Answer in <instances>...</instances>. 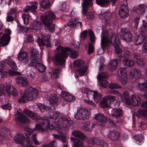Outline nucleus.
Instances as JSON below:
<instances>
[{"label":"nucleus","instance_id":"f257e3e1","mask_svg":"<svg viewBox=\"0 0 147 147\" xmlns=\"http://www.w3.org/2000/svg\"><path fill=\"white\" fill-rule=\"evenodd\" d=\"M23 113L32 119L38 120L39 123V124L36 125L34 129H28L25 133L27 143L28 145L32 143V141L29 138V136L33 132L34 130L43 132L56 129L58 134H61L69 129L70 126V124L72 122L69 116H64L59 118L57 122H53L51 125L48 119L40 118L36 114L28 109H24Z\"/></svg>","mask_w":147,"mask_h":147},{"label":"nucleus","instance_id":"f03ea898","mask_svg":"<svg viewBox=\"0 0 147 147\" xmlns=\"http://www.w3.org/2000/svg\"><path fill=\"white\" fill-rule=\"evenodd\" d=\"M101 37V45L103 51L110 44L112 43L115 46L116 53H120L122 52V51L119 47V42L118 36L116 34L113 33L111 30L103 31Z\"/></svg>","mask_w":147,"mask_h":147},{"label":"nucleus","instance_id":"7ed1b4c3","mask_svg":"<svg viewBox=\"0 0 147 147\" xmlns=\"http://www.w3.org/2000/svg\"><path fill=\"white\" fill-rule=\"evenodd\" d=\"M59 53L54 57L53 59L57 65H61L64 63L65 59L67 58L69 54H71L70 57L72 59L76 58L78 54L77 51L72 50L68 48H64L63 47L58 48Z\"/></svg>","mask_w":147,"mask_h":147},{"label":"nucleus","instance_id":"20e7f679","mask_svg":"<svg viewBox=\"0 0 147 147\" xmlns=\"http://www.w3.org/2000/svg\"><path fill=\"white\" fill-rule=\"evenodd\" d=\"M31 61L29 64L30 66H33L37 70L41 73L43 72L46 67L41 63L38 62L39 60V54L37 50L33 48L30 49Z\"/></svg>","mask_w":147,"mask_h":147},{"label":"nucleus","instance_id":"39448f33","mask_svg":"<svg viewBox=\"0 0 147 147\" xmlns=\"http://www.w3.org/2000/svg\"><path fill=\"white\" fill-rule=\"evenodd\" d=\"M56 19L57 17L54 12L50 11L45 12L41 17L42 22L45 26L51 32H53L55 31V27L52 24L53 20Z\"/></svg>","mask_w":147,"mask_h":147},{"label":"nucleus","instance_id":"423d86ee","mask_svg":"<svg viewBox=\"0 0 147 147\" xmlns=\"http://www.w3.org/2000/svg\"><path fill=\"white\" fill-rule=\"evenodd\" d=\"M9 96L11 95L16 96L18 92L15 88L11 85L8 84L5 86L3 84H0V96L5 95L6 94Z\"/></svg>","mask_w":147,"mask_h":147},{"label":"nucleus","instance_id":"0eeeda50","mask_svg":"<svg viewBox=\"0 0 147 147\" xmlns=\"http://www.w3.org/2000/svg\"><path fill=\"white\" fill-rule=\"evenodd\" d=\"M11 31L9 29H6L5 33L3 34L2 32H0V45L5 46L8 44L10 39V35Z\"/></svg>","mask_w":147,"mask_h":147},{"label":"nucleus","instance_id":"6e6552de","mask_svg":"<svg viewBox=\"0 0 147 147\" xmlns=\"http://www.w3.org/2000/svg\"><path fill=\"white\" fill-rule=\"evenodd\" d=\"M90 114V111L87 109L81 108L78 110L75 117L77 119L83 120L88 119L89 118Z\"/></svg>","mask_w":147,"mask_h":147},{"label":"nucleus","instance_id":"1a4fd4ad","mask_svg":"<svg viewBox=\"0 0 147 147\" xmlns=\"http://www.w3.org/2000/svg\"><path fill=\"white\" fill-rule=\"evenodd\" d=\"M121 38L127 42H131L132 40V34L127 29H121L119 32Z\"/></svg>","mask_w":147,"mask_h":147},{"label":"nucleus","instance_id":"9d476101","mask_svg":"<svg viewBox=\"0 0 147 147\" xmlns=\"http://www.w3.org/2000/svg\"><path fill=\"white\" fill-rule=\"evenodd\" d=\"M84 61L82 60H77L74 62L73 63L75 67L80 68L76 71V73H78L80 76H83L87 70V67H82V65L84 63Z\"/></svg>","mask_w":147,"mask_h":147},{"label":"nucleus","instance_id":"9b49d317","mask_svg":"<svg viewBox=\"0 0 147 147\" xmlns=\"http://www.w3.org/2000/svg\"><path fill=\"white\" fill-rule=\"evenodd\" d=\"M18 59L21 63L26 64L29 60L28 53L25 51H20L18 54Z\"/></svg>","mask_w":147,"mask_h":147},{"label":"nucleus","instance_id":"f8f14e48","mask_svg":"<svg viewBox=\"0 0 147 147\" xmlns=\"http://www.w3.org/2000/svg\"><path fill=\"white\" fill-rule=\"evenodd\" d=\"M87 140L88 142L92 144L100 145L103 147H108L107 144L103 140H100L98 138L88 137L87 138Z\"/></svg>","mask_w":147,"mask_h":147},{"label":"nucleus","instance_id":"ddd939ff","mask_svg":"<svg viewBox=\"0 0 147 147\" xmlns=\"http://www.w3.org/2000/svg\"><path fill=\"white\" fill-rule=\"evenodd\" d=\"M94 119L98 121L97 125L98 126H102L106 122L107 119V117L103 114L98 113L95 115Z\"/></svg>","mask_w":147,"mask_h":147},{"label":"nucleus","instance_id":"4468645a","mask_svg":"<svg viewBox=\"0 0 147 147\" xmlns=\"http://www.w3.org/2000/svg\"><path fill=\"white\" fill-rule=\"evenodd\" d=\"M111 93L113 94L120 96L122 99L123 101H125L127 104H130V102H129L130 100L129 99V96L128 92L126 91L123 92L122 97L121 93L117 91L113 90Z\"/></svg>","mask_w":147,"mask_h":147},{"label":"nucleus","instance_id":"2eb2a0df","mask_svg":"<svg viewBox=\"0 0 147 147\" xmlns=\"http://www.w3.org/2000/svg\"><path fill=\"white\" fill-rule=\"evenodd\" d=\"M26 93L31 100L36 98L38 96L37 90L35 88L30 87L26 90Z\"/></svg>","mask_w":147,"mask_h":147},{"label":"nucleus","instance_id":"dca6fc26","mask_svg":"<svg viewBox=\"0 0 147 147\" xmlns=\"http://www.w3.org/2000/svg\"><path fill=\"white\" fill-rule=\"evenodd\" d=\"M129 10L126 5L122 4L119 10V14L121 19H124L129 15Z\"/></svg>","mask_w":147,"mask_h":147},{"label":"nucleus","instance_id":"f3484780","mask_svg":"<svg viewBox=\"0 0 147 147\" xmlns=\"http://www.w3.org/2000/svg\"><path fill=\"white\" fill-rule=\"evenodd\" d=\"M16 121L17 123H26L29 122L28 118L22 113L18 112L16 115Z\"/></svg>","mask_w":147,"mask_h":147},{"label":"nucleus","instance_id":"a211bd4d","mask_svg":"<svg viewBox=\"0 0 147 147\" xmlns=\"http://www.w3.org/2000/svg\"><path fill=\"white\" fill-rule=\"evenodd\" d=\"M47 36L48 37L47 39L43 36H42V39L38 37V38L36 42H37L39 46L45 45L47 47H51V44L49 38V35H48Z\"/></svg>","mask_w":147,"mask_h":147},{"label":"nucleus","instance_id":"6ab92c4d","mask_svg":"<svg viewBox=\"0 0 147 147\" xmlns=\"http://www.w3.org/2000/svg\"><path fill=\"white\" fill-rule=\"evenodd\" d=\"M16 84L23 87H27L29 85V81L28 79L25 77L19 76L15 79Z\"/></svg>","mask_w":147,"mask_h":147},{"label":"nucleus","instance_id":"aec40b11","mask_svg":"<svg viewBox=\"0 0 147 147\" xmlns=\"http://www.w3.org/2000/svg\"><path fill=\"white\" fill-rule=\"evenodd\" d=\"M129 76L136 79L142 76L141 71L136 68L132 69L129 72Z\"/></svg>","mask_w":147,"mask_h":147},{"label":"nucleus","instance_id":"412c9836","mask_svg":"<svg viewBox=\"0 0 147 147\" xmlns=\"http://www.w3.org/2000/svg\"><path fill=\"white\" fill-rule=\"evenodd\" d=\"M83 2L82 4V13L83 15L85 16L87 12L86 8L88 7H91L93 5L92 1V0H83Z\"/></svg>","mask_w":147,"mask_h":147},{"label":"nucleus","instance_id":"4be33fe9","mask_svg":"<svg viewBox=\"0 0 147 147\" xmlns=\"http://www.w3.org/2000/svg\"><path fill=\"white\" fill-rule=\"evenodd\" d=\"M78 20V18L75 17L73 18L69 22L66 24V26L69 27L74 28L76 26L78 28H82V23L80 22H78L75 23Z\"/></svg>","mask_w":147,"mask_h":147},{"label":"nucleus","instance_id":"5701e85b","mask_svg":"<svg viewBox=\"0 0 147 147\" xmlns=\"http://www.w3.org/2000/svg\"><path fill=\"white\" fill-rule=\"evenodd\" d=\"M61 95L65 100L67 102L73 101L75 100L74 96L65 91H62Z\"/></svg>","mask_w":147,"mask_h":147},{"label":"nucleus","instance_id":"b1692460","mask_svg":"<svg viewBox=\"0 0 147 147\" xmlns=\"http://www.w3.org/2000/svg\"><path fill=\"white\" fill-rule=\"evenodd\" d=\"M146 8V6L144 4L139 5L138 6L134 7L133 10L137 13L143 14Z\"/></svg>","mask_w":147,"mask_h":147},{"label":"nucleus","instance_id":"393cba45","mask_svg":"<svg viewBox=\"0 0 147 147\" xmlns=\"http://www.w3.org/2000/svg\"><path fill=\"white\" fill-rule=\"evenodd\" d=\"M131 100H130V104H127L128 105H132L134 106H139L140 103L141 101L140 98L137 96L133 95L131 96Z\"/></svg>","mask_w":147,"mask_h":147},{"label":"nucleus","instance_id":"a878e982","mask_svg":"<svg viewBox=\"0 0 147 147\" xmlns=\"http://www.w3.org/2000/svg\"><path fill=\"white\" fill-rule=\"evenodd\" d=\"M31 6H26L25 9H24V12H27L30 11L33 13H35L36 9H37L38 4L36 2L32 3Z\"/></svg>","mask_w":147,"mask_h":147},{"label":"nucleus","instance_id":"bb28decb","mask_svg":"<svg viewBox=\"0 0 147 147\" xmlns=\"http://www.w3.org/2000/svg\"><path fill=\"white\" fill-rule=\"evenodd\" d=\"M25 139L24 135L20 133L16 134L14 137V141L17 144H22L24 142Z\"/></svg>","mask_w":147,"mask_h":147},{"label":"nucleus","instance_id":"cd10ccee","mask_svg":"<svg viewBox=\"0 0 147 147\" xmlns=\"http://www.w3.org/2000/svg\"><path fill=\"white\" fill-rule=\"evenodd\" d=\"M5 62L9 67L13 70H17V67L16 63L13 61L10 57L5 59Z\"/></svg>","mask_w":147,"mask_h":147},{"label":"nucleus","instance_id":"c85d7f7f","mask_svg":"<svg viewBox=\"0 0 147 147\" xmlns=\"http://www.w3.org/2000/svg\"><path fill=\"white\" fill-rule=\"evenodd\" d=\"M5 62L3 60L0 61V75L2 78H4L7 76V71H4Z\"/></svg>","mask_w":147,"mask_h":147},{"label":"nucleus","instance_id":"c756f323","mask_svg":"<svg viewBox=\"0 0 147 147\" xmlns=\"http://www.w3.org/2000/svg\"><path fill=\"white\" fill-rule=\"evenodd\" d=\"M146 34H140L139 35H138L135 38V44L136 45H140L144 42L145 39Z\"/></svg>","mask_w":147,"mask_h":147},{"label":"nucleus","instance_id":"7c9ffc66","mask_svg":"<svg viewBox=\"0 0 147 147\" xmlns=\"http://www.w3.org/2000/svg\"><path fill=\"white\" fill-rule=\"evenodd\" d=\"M117 64L118 61L117 59L112 60L109 63V69L112 71H115L117 68Z\"/></svg>","mask_w":147,"mask_h":147},{"label":"nucleus","instance_id":"2f4dec72","mask_svg":"<svg viewBox=\"0 0 147 147\" xmlns=\"http://www.w3.org/2000/svg\"><path fill=\"white\" fill-rule=\"evenodd\" d=\"M119 137V133L117 132L111 131L107 135V138H109L111 140L115 141L117 140Z\"/></svg>","mask_w":147,"mask_h":147},{"label":"nucleus","instance_id":"473e14b6","mask_svg":"<svg viewBox=\"0 0 147 147\" xmlns=\"http://www.w3.org/2000/svg\"><path fill=\"white\" fill-rule=\"evenodd\" d=\"M123 111L119 108H115L112 109L111 112V115L115 117H119L122 115Z\"/></svg>","mask_w":147,"mask_h":147},{"label":"nucleus","instance_id":"72a5a7b5","mask_svg":"<svg viewBox=\"0 0 147 147\" xmlns=\"http://www.w3.org/2000/svg\"><path fill=\"white\" fill-rule=\"evenodd\" d=\"M82 125L84 130L89 131H91L94 126V124L93 123L90 125V122L89 121L84 122L82 124Z\"/></svg>","mask_w":147,"mask_h":147},{"label":"nucleus","instance_id":"f704fd0d","mask_svg":"<svg viewBox=\"0 0 147 147\" xmlns=\"http://www.w3.org/2000/svg\"><path fill=\"white\" fill-rule=\"evenodd\" d=\"M71 142L73 144L74 147H82L83 143L82 141L79 140L71 137Z\"/></svg>","mask_w":147,"mask_h":147},{"label":"nucleus","instance_id":"c9c22d12","mask_svg":"<svg viewBox=\"0 0 147 147\" xmlns=\"http://www.w3.org/2000/svg\"><path fill=\"white\" fill-rule=\"evenodd\" d=\"M30 26L31 28L35 30L40 29L42 26L41 23L36 20H35L32 23L30 24Z\"/></svg>","mask_w":147,"mask_h":147},{"label":"nucleus","instance_id":"e433bc0d","mask_svg":"<svg viewBox=\"0 0 147 147\" xmlns=\"http://www.w3.org/2000/svg\"><path fill=\"white\" fill-rule=\"evenodd\" d=\"M58 100V98L55 94L51 96L49 99V102L51 105L53 106L57 105Z\"/></svg>","mask_w":147,"mask_h":147},{"label":"nucleus","instance_id":"4c0bfd02","mask_svg":"<svg viewBox=\"0 0 147 147\" xmlns=\"http://www.w3.org/2000/svg\"><path fill=\"white\" fill-rule=\"evenodd\" d=\"M142 25L141 26L139 30L140 32V34H146L145 33L147 32V23L144 20L142 21Z\"/></svg>","mask_w":147,"mask_h":147},{"label":"nucleus","instance_id":"58836bf2","mask_svg":"<svg viewBox=\"0 0 147 147\" xmlns=\"http://www.w3.org/2000/svg\"><path fill=\"white\" fill-rule=\"evenodd\" d=\"M72 134L75 137L80 138L81 139L84 140L86 138L85 136L83 133L78 131L74 130L73 131Z\"/></svg>","mask_w":147,"mask_h":147},{"label":"nucleus","instance_id":"ea45409f","mask_svg":"<svg viewBox=\"0 0 147 147\" xmlns=\"http://www.w3.org/2000/svg\"><path fill=\"white\" fill-rule=\"evenodd\" d=\"M94 100L96 103H98L102 97V95L97 91H95L94 94L93 96Z\"/></svg>","mask_w":147,"mask_h":147},{"label":"nucleus","instance_id":"a19ab883","mask_svg":"<svg viewBox=\"0 0 147 147\" xmlns=\"http://www.w3.org/2000/svg\"><path fill=\"white\" fill-rule=\"evenodd\" d=\"M82 92L87 94L86 96L88 98H90L92 96H93L95 92V91L90 90L87 88H84L82 89Z\"/></svg>","mask_w":147,"mask_h":147},{"label":"nucleus","instance_id":"79ce46f5","mask_svg":"<svg viewBox=\"0 0 147 147\" xmlns=\"http://www.w3.org/2000/svg\"><path fill=\"white\" fill-rule=\"evenodd\" d=\"M123 63V65L127 67H131L134 65V61L129 59H124Z\"/></svg>","mask_w":147,"mask_h":147},{"label":"nucleus","instance_id":"37998d69","mask_svg":"<svg viewBox=\"0 0 147 147\" xmlns=\"http://www.w3.org/2000/svg\"><path fill=\"white\" fill-rule=\"evenodd\" d=\"M39 109L41 112H44L45 111H50L51 109V107L48 106H46L41 103H38L37 105H35Z\"/></svg>","mask_w":147,"mask_h":147},{"label":"nucleus","instance_id":"c03bdc74","mask_svg":"<svg viewBox=\"0 0 147 147\" xmlns=\"http://www.w3.org/2000/svg\"><path fill=\"white\" fill-rule=\"evenodd\" d=\"M29 100H31L28 96L26 92L24 93L22 97L19 99L18 102L20 103H25Z\"/></svg>","mask_w":147,"mask_h":147},{"label":"nucleus","instance_id":"a18cd8bd","mask_svg":"<svg viewBox=\"0 0 147 147\" xmlns=\"http://www.w3.org/2000/svg\"><path fill=\"white\" fill-rule=\"evenodd\" d=\"M110 105V102L107 100L106 97H104L100 102V106L103 108L108 107Z\"/></svg>","mask_w":147,"mask_h":147},{"label":"nucleus","instance_id":"49530a36","mask_svg":"<svg viewBox=\"0 0 147 147\" xmlns=\"http://www.w3.org/2000/svg\"><path fill=\"white\" fill-rule=\"evenodd\" d=\"M119 73L118 74V78L128 76L127 71L125 68H120Z\"/></svg>","mask_w":147,"mask_h":147},{"label":"nucleus","instance_id":"de8ad7c7","mask_svg":"<svg viewBox=\"0 0 147 147\" xmlns=\"http://www.w3.org/2000/svg\"><path fill=\"white\" fill-rule=\"evenodd\" d=\"M60 116L59 113L57 111H51L50 115L48 117L49 118L52 119H57Z\"/></svg>","mask_w":147,"mask_h":147},{"label":"nucleus","instance_id":"09e8293b","mask_svg":"<svg viewBox=\"0 0 147 147\" xmlns=\"http://www.w3.org/2000/svg\"><path fill=\"white\" fill-rule=\"evenodd\" d=\"M3 61L5 62V61ZM5 68V67H4V68ZM13 70L12 69V70H11L10 69L9 70L8 73L7 71V76L6 77H5L4 78L7 77L8 76V74L10 76H13V75H20V72H18V71H15V70ZM4 71H6L5 70V68L4 69Z\"/></svg>","mask_w":147,"mask_h":147},{"label":"nucleus","instance_id":"8fccbe9b","mask_svg":"<svg viewBox=\"0 0 147 147\" xmlns=\"http://www.w3.org/2000/svg\"><path fill=\"white\" fill-rule=\"evenodd\" d=\"M108 77V74L105 73H99L97 76V78L98 81L104 80L106 79Z\"/></svg>","mask_w":147,"mask_h":147},{"label":"nucleus","instance_id":"3c124183","mask_svg":"<svg viewBox=\"0 0 147 147\" xmlns=\"http://www.w3.org/2000/svg\"><path fill=\"white\" fill-rule=\"evenodd\" d=\"M138 87L141 90H147V82L139 83Z\"/></svg>","mask_w":147,"mask_h":147},{"label":"nucleus","instance_id":"603ef678","mask_svg":"<svg viewBox=\"0 0 147 147\" xmlns=\"http://www.w3.org/2000/svg\"><path fill=\"white\" fill-rule=\"evenodd\" d=\"M23 19L24 24L27 25L29 23V19L30 17L28 14H24L22 16Z\"/></svg>","mask_w":147,"mask_h":147},{"label":"nucleus","instance_id":"864d4df0","mask_svg":"<svg viewBox=\"0 0 147 147\" xmlns=\"http://www.w3.org/2000/svg\"><path fill=\"white\" fill-rule=\"evenodd\" d=\"M134 138L135 140L138 144H140L141 143V141L143 138V137L142 134L136 135L134 137Z\"/></svg>","mask_w":147,"mask_h":147},{"label":"nucleus","instance_id":"5fc2aeb1","mask_svg":"<svg viewBox=\"0 0 147 147\" xmlns=\"http://www.w3.org/2000/svg\"><path fill=\"white\" fill-rule=\"evenodd\" d=\"M119 81L123 85H125L128 82V76L118 78Z\"/></svg>","mask_w":147,"mask_h":147},{"label":"nucleus","instance_id":"6e6d98bb","mask_svg":"<svg viewBox=\"0 0 147 147\" xmlns=\"http://www.w3.org/2000/svg\"><path fill=\"white\" fill-rule=\"evenodd\" d=\"M41 6L43 8H47L50 7V2L48 0H43L40 3Z\"/></svg>","mask_w":147,"mask_h":147},{"label":"nucleus","instance_id":"4d7b16f0","mask_svg":"<svg viewBox=\"0 0 147 147\" xmlns=\"http://www.w3.org/2000/svg\"><path fill=\"white\" fill-rule=\"evenodd\" d=\"M138 116H144L147 115V111L145 109H139L138 111Z\"/></svg>","mask_w":147,"mask_h":147},{"label":"nucleus","instance_id":"13d9d810","mask_svg":"<svg viewBox=\"0 0 147 147\" xmlns=\"http://www.w3.org/2000/svg\"><path fill=\"white\" fill-rule=\"evenodd\" d=\"M108 14V12H106L104 13H102L99 15V17L102 19H104L105 20H109L108 18V17L109 16V15H107Z\"/></svg>","mask_w":147,"mask_h":147},{"label":"nucleus","instance_id":"bf43d9fd","mask_svg":"<svg viewBox=\"0 0 147 147\" xmlns=\"http://www.w3.org/2000/svg\"><path fill=\"white\" fill-rule=\"evenodd\" d=\"M109 87L112 89H118L121 88V86L118 84L111 83L110 84Z\"/></svg>","mask_w":147,"mask_h":147},{"label":"nucleus","instance_id":"052dcab7","mask_svg":"<svg viewBox=\"0 0 147 147\" xmlns=\"http://www.w3.org/2000/svg\"><path fill=\"white\" fill-rule=\"evenodd\" d=\"M61 72V70L59 69H55L53 72V76L54 78H57L58 77V75Z\"/></svg>","mask_w":147,"mask_h":147},{"label":"nucleus","instance_id":"680f3d73","mask_svg":"<svg viewBox=\"0 0 147 147\" xmlns=\"http://www.w3.org/2000/svg\"><path fill=\"white\" fill-rule=\"evenodd\" d=\"M32 139L35 145H39L40 144V142L37 140L36 134H34L32 135Z\"/></svg>","mask_w":147,"mask_h":147},{"label":"nucleus","instance_id":"e2e57ef3","mask_svg":"<svg viewBox=\"0 0 147 147\" xmlns=\"http://www.w3.org/2000/svg\"><path fill=\"white\" fill-rule=\"evenodd\" d=\"M100 82V84L101 86L106 87L108 84L107 81L105 80H99Z\"/></svg>","mask_w":147,"mask_h":147},{"label":"nucleus","instance_id":"0e129e2a","mask_svg":"<svg viewBox=\"0 0 147 147\" xmlns=\"http://www.w3.org/2000/svg\"><path fill=\"white\" fill-rule=\"evenodd\" d=\"M109 0H96L97 4L98 5L104 4L108 3Z\"/></svg>","mask_w":147,"mask_h":147},{"label":"nucleus","instance_id":"69168bd1","mask_svg":"<svg viewBox=\"0 0 147 147\" xmlns=\"http://www.w3.org/2000/svg\"><path fill=\"white\" fill-rule=\"evenodd\" d=\"M88 34L90 36V40L91 42L93 43L95 41V37L94 35L92 32L91 31L89 30L88 32Z\"/></svg>","mask_w":147,"mask_h":147},{"label":"nucleus","instance_id":"338daca9","mask_svg":"<svg viewBox=\"0 0 147 147\" xmlns=\"http://www.w3.org/2000/svg\"><path fill=\"white\" fill-rule=\"evenodd\" d=\"M141 50L143 53H145L147 51V41L144 44L142 47Z\"/></svg>","mask_w":147,"mask_h":147},{"label":"nucleus","instance_id":"774afa93","mask_svg":"<svg viewBox=\"0 0 147 147\" xmlns=\"http://www.w3.org/2000/svg\"><path fill=\"white\" fill-rule=\"evenodd\" d=\"M58 144L55 141H53L51 142L48 144L49 147H58Z\"/></svg>","mask_w":147,"mask_h":147}]
</instances>
